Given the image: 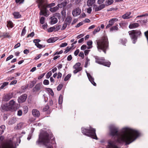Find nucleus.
Instances as JSON below:
<instances>
[{"mask_svg":"<svg viewBox=\"0 0 148 148\" xmlns=\"http://www.w3.org/2000/svg\"><path fill=\"white\" fill-rule=\"evenodd\" d=\"M49 106L48 105H46L43 108L44 111H46L49 108Z\"/></svg>","mask_w":148,"mask_h":148,"instance_id":"nucleus-62","label":"nucleus"},{"mask_svg":"<svg viewBox=\"0 0 148 148\" xmlns=\"http://www.w3.org/2000/svg\"><path fill=\"white\" fill-rule=\"evenodd\" d=\"M67 4V2L66 0H64L63 2L60 4H58V6H59V8H64L66 6Z\"/></svg>","mask_w":148,"mask_h":148,"instance_id":"nucleus-26","label":"nucleus"},{"mask_svg":"<svg viewBox=\"0 0 148 148\" xmlns=\"http://www.w3.org/2000/svg\"><path fill=\"white\" fill-rule=\"evenodd\" d=\"M50 19H51L50 23L51 24H55L58 22L57 19L56 18L51 17Z\"/></svg>","mask_w":148,"mask_h":148,"instance_id":"nucleus-27","label":"nucleus"},{"mask_svg":"<svg viewBox=\"0 0 148 148\" xmlns=\"http://www.w3.org/2000/svg\"><path fill=\"white\" fill-rule=\"evenodd\" d=\"M95 62L99 64L102 65L103 62L105 61V59L104 57L100 58L98 56L95 58Z\"/></svg>","mask_w":148,"mask_h":148,"instance_id":"nucleus-11","label":"nucleus"},{"mask_svg":"<svg viewBox=\"0 0 148 148\" xmlns=\"http://www.w3.org/2000/svg\"><path fill=\"white\" fill-rule=\"evenodd\" d=\"M27 95L24 94L20 96L18 99V101L19 103H22L25 101L27 98Z\"/></svg>","mask_w":148,"mask_h":148,"instance_id":"nucleus-12","label":"nucleus"},{"mask_svg":"<svg viewBox=\"0 0 148 148\" xmlns=\"http://www.w3.org/2000/svg\"><path fill=\"white\" fill-rule=\"evenodd\" d=\"M139 26L138 23H132L130 24L129 26L130 29H133L138 27Z\"/></svg>","mask_w":148,"mask_h":148,"instance_id":"nucleus-22","label":"nucleus"},{"mask_svg":"<svg viewBox=\"0 0 148 148\" xmlns=\"http://www.w3.org/2000/svg\"><path fill=\"white\" fill-rule=\"evenodd\" d=\"M45 18L42 16L40 18V22L42 24H43L45 23Z\"/></svg>","mask_w":148,"mask_h":148,"instance_id":"nucleus-45","label":"nucleus"},{"mask_svg":"<svg viewBox=\"0 0 148 148\" xmlns=\"http://www.w3.org/2000/svg\"><path fill=\"white\" fill-rule=\"evenodd\" d=\"M23 109L24 113L25 114H26L28 112V107L27 106H24L23 107Z\"/></svg>","mask_w":148,"mask_h":148,"instance_id":"nucleus-44","label":"nucleus"},{"mask_svg":"<svg viewBox=\"0 0 148 148\" xmlns=\"http://www.w3.org/2000/svg\"><path fill=\"white\" fill-rule=\"evenodd\" d=\"M118 19L116 18H113L110 19L108 22V24L106 26V28H108L111 27L114 23L115 22L118 21Z\"/></svg>","mask_w":148,"mask_h":148,"instance_id":"nucleus-10","label":"nucleus"},{"mask_svg":"<svg viewBox=\"0 0 148 148\" xmlns=\"http://www.w3.org/2000/svg\"><path fill=\"white\" fill-rule=\"evenodd\" d=\"M71 73L68 74L65 77L64 80L65 81H67L71 77Z\"/></svg>","mask_w":148,"mask_h":148,"instance_id":"nucleus-41","label":"nucleus"},{"mask_svg":"<svg viewBox=\"0 0 148 148\" xmlns=\"http://www.w3.org/2000/svg\"><path fill=\"white\" fill-rule=\"evenodd\" d=\"M100 30V28L99 26H98L97 28L95 29L93 32V34L95 35L97 33L99 32Z\"/></svg>","mask_w":148,"mask_h":148,"instance_id":"nucleus-39","label":"nucleus"},{"mask_svg":"<svg viewBox=\"0 0 148 148\" xmlns=\"http://www.w3.org/2000/svg\"><path fill=\"white\" fill-rule=\"evenodd\" d=\"M13 94L12 93H9L6 94L3 97V101H8L13 97Z\"/></svg>","mask_w":148,"mask_h":148,"instance_id":"nucleus-9","label":"nucleus"},{"mask_svg":"<svg viewBox=\"0 0 148 148\" xmlns=\"http://www.w3.org/2000/svg\"><path fill=\"white\" fill-rule=\"evenodd\" d=\"M59 6H58V5L56 7L53 8H51L49 9V10L52 12H56L58 9Z\"/></svg>","mask_w":148,"mask_h":148,"instance_id":"nucleus-28","label":"nucleus"},{"mask_svg":"<svg viewBox=\"0 0 148 148\" xmlns=\"http://www.w3.org/2000/svg\"><path fill=\"white\" fill-rule=\"evenodd\" d=\"M63 102V97L62 95L59 96L58 99V103L59 104H61Z\"/></svg>","mask_w":148,"mask_h":148,"instance_id":"nucleus-38","label":"nucleus"},{"mask_svg":"<svg viewBox=\"0 0 148 148\" xmlns=\"http://www.w3.org/2000/svg\"><path fill=\"white\" fill-rule=\"evenodd\" d=\"M72 48V47H67L65 49V50L64 52V53H68L69 51H70Z\"/></svg>","mask_w":148,"mask_h":148,"instance_id":"nucleus-47","label":"nucleus"},{"mask_svg":"<svg viewBox=\"0 0 148 148\" xmlns=\"http://www.w3.org/2000/svg\"><path fill=\"white\" fill-rule=\"evenodd\" d=\"M105 5L104 4H101L98 6L94 7L95 11L97 12L103 9L105 7Z\"/></svg>","mask_w":148,"mask_h":148,"instance_id":"nucleus-16","label":"nucleus"},{"mask_svg":"<svg viewBox=\"0 0 148 148\" xmlns=\"http://www.w3.org/2000/svg\"><path fill=\"white\" fill-rule=\"evenodd\" d=\"M36 83V81L35 80H33V81L31 82L29 86V87L30 88H32Z\"/></svg>","mask_w":148,"mask_h":148,"instance_id":"nucleus-36","label":"nucleus"},{"mask_svg":"<svg viewBox=\"0 0 148 148\" xmlns=\"http://www.w3.org/2000/svg\"><path fill=\"white\" fill-rule=\"evenodd\" d=\"M26 27H25L22 29L21 33V36H24L25 35L26 32V30L25 29Z\"/></svg>","mask_w":148,"mask_h":148,"instance_id":"nucleus-49","label":"nucleus"},{"mask_svg":"<svg viewBox=\"0 0 148 148\" xmlns=\"http://www.w3.org/2000/svg\"><path fill=\"white\" fill-rule=\"evenodd\" d=\"M1 107L2 109L5 111L10 110L9 108L8 104L7 103L2 104L1 105Z\"/></svg>","mask_w":148,"mask_h":148,"instance_id":"nucleus-20","label":"nucleus"},{"mask_svg":"<svg viewBox=\"0 0 148 148\" xmlns=\"http://www.w3.org/2000/svg\"><path fill=\"white\" fill-rule=\"evenodd\" d=\"M87 77L88 78L89 80L91 83L95 86H96V84L94 82V78L91 76V75L89 73H87Z\"/></svg>","mask_w":148,"mask_h":148,"instance_id":"nucleus-13","label":"nucleus"},{"mask_svg":"<svg viewBox=\"0 0 148 148\" xmlns=\"http://www.w3.org/2000/svg\"><path fill=\"white\" fill-rule=\"evenodd\" d=\"M79 56L80 57H81L82 58V59H84V53L82 52H80L79 53Z\"/></svg>","mask_w":148,"mask_h":148,"instance_id":"nucleus-58","label":"nucleus"},{"mask_svg":"<svg viewBox=\"0 0 148 148\" xmlns=\"http://www.w3.org/2000/svg\"><path fill=\"white\" fill-rule=\"evenodd\" d=\"M22 112L21 110H19L17 112V115L18 116H21L22 115Z\"/></svg>","mask_w":148,"mask_h":148,"instance_id":"nucleus-61","label":"nucleus"},{"mask_svg":"<svg viewBox=\"0 0 148 148\" xmlns=\"http://www.w3.org/2000/svg\"><path fill=\"white\" fill-rule=\"evenodd\" d=\"M45 89L50 94L51 96H53L54 95L53 92L51 89L46 88H45Z\"/></svg>","mask_w":148,"mask_h":148,"instance_id":"nucleus-35","label":"nucleus"},{"mask_svg":"<svg viewBox=\"0 0 148 148\" xmlns=\"http://www.w3.org/2000/svg\"><path fill=\"white\" fill-rule=\"evenodd\" d=\"M98 51H102L106 54V51L109 49V42L107 36H104L101 39L96 40Z\"/></svg>","mask_w":148,"mask_h":148,"instance_id":"nucleus-2","label":"nucleus"},{"mask_svg":"<svg viewBox=\"0 0 148 148\" xmlns=\"http://www.w3.org/2000/svg\"><path fill=\"white\" fill-rule=\"evenodd\" d=\"M1 37H3L4 38H10L11 37V35L9 32H3L2 33V35H1Z\"/></svg>","mask_w":148,"mask_h":148,"instance_id":"nucleus-23","label":"nucleus"},{"mask_svg":"<svg viewBox=\"0 0 148 148\" xmlns=\"http://www.w3.org/2000/svg\"><path fill=\"white\" fill-rule=\"evenodd\" d=\"M72 20V18L69 16L67 17L65 21H66V23L68 25H69L71 23Z\"/></svg>","mask_w":148,"mask_h":148,"instance_id":"nucleus-34","label":"nucleus"},{"mask_svg":"<svg viewBox=\"0 0 148 148\" xmlns=\"http://www.w3.org/2000/svg\"><path fill=\"white\" fill-rule=\"evenodd\" d=\"M95 2V0H88L87 1V5L89 7L92 6Z\"/></svg>","mask_w":148,"mask_h":148,"instance_id":"nucleus-25","label":"nucleus"},{"mask_svg":"<svg viewBox=\"0 0 148 148\" xmlns=\"http://www.w3.org/2000/svg\"><path fill=\"white\" fill-rule=\"evenodd\" d=\"M5 126L3 125L0 127V135H1L3 133L5 129Z\"/></svg>","mask_w":148,"mask_h":148,"instance_id":"nucleus-31","label":"nucleus"},{"mask_svg":"<svg viewBox=\"0 0 148 148\" xmlns=\"http://www.w3.org/2000/svg\"><path fill=\"white\" fill-rule=\"evenodd\" d=\"M32 113L33 115L35 117H38L40 115V112L36 109H33L32 110Z\"/></svg>","mask_w":148,"mask_h":148,"instance_id":"nucleus-14","label":"nucleus"},{"mask_svg":"<svg viewBox=\"0 0 148 148\" xmlns=\"http://www.w3.org/2000/svg\"><path fill=\"white\" fill-rule=\"evenodd\" d=\"M81 10L79 8H76L73 11L72 14L74 16H76L80 14Z\"/></svg>","mask_w":148,"mask_h":148,"instance_id":"nucleus-15","label":"nucleus"},{"mask_svg":"<svg viewBox=\"0 0 148 148\" xmlns=\"http://www.w3.org/2000/svg\"><path fill=\"white\" fill-rule=\"evenodd\" d=\"M54 27H55V31H57L60 28L61 25H56L54 26Z\"/></svg>","mask_w":148,"mask_h":148,"instance_id":"nucleus-42","label":"nucleus"},{"mask_svg":"<svg viewBox=\"0 0 148 148\" xmlns=\"http://www.w3.org/2000/svg\"><path fill=\"white\" fill-rule=\"evenodd\" d=\"M68 24L66 23V21H64V23L63 24L62 27L61 29V30H64L67 27V25Z\"/></svg>","mask_w":148,"mask_h":148,"instance_id":"nucleus-40","label":"nucleus"},{"mask_svg":"<svg viewBox=\"0 0 148 148\" xmlns=\"http://www.w3.org/2000/svg\"><path fill=\"white\" fill-rule=\"evenodd\" d=\"M17 121V119L16 117H13L9 120L8 123L9 125H12L15 123Z\"/></svg>","mask_w":148,"mask_h":148,"instance_id":"nucleus-21","label":"nucleus"},{"mask_svg":"<svg viewBox=\"0 0 148 148\" xmlns=\"http://www.w3.org/2000/svg\"><path fill=\"white\" fill-rule=\"evenodd\" d=\"M131 14V12H127V13L123 15L122 16V18L125 19L130 18L132 17V16H130Z\"/></svg>","mask_w":148,"mask_h":148,"instance_id":"nucleus-19","label":"nucleus"},{"mask_svg":"<svg viewBox=\"0 0 148 148\" xmlns=\"http://www.w3.org/2000/svg\"><path fill=\"white\" fill-rule=\"evenodd\" d=\"M63 51L62 50H61L59 52L57 51V52H56L55 53H54L53 55L55 56V55H56L57 54L59 55V54H61L62 53H63Z\"/></svg>","mask_w":148,"mask_h":148,"instance_id":"nucleus-63","label":"nucleus"},{"mask_svg":"<svg viewBox=\"0 0 148 148\" xmlns=\"http://www.w3.org/2000/svg\"><path fill=\"white\" fill-rule=\"evenodd\" d=\"M55 5V4L54 3H52L50 4L46 3L45 4V5H44L45 8H46V13L44 14V15H42L46 16L47 14V8H50L52 7H53Z\"/></svg>","mask_w":148,"mask_h":148,"instance_id":"nucleus-18","label":"nucleus"},{"mask_svg":"<svg viewBox=\"0 0 148 148\" xmlns=\"http://www.w3.org/2000/svg\"><path fill=\"white\" fill-rule=\"evenodd\" d=\"M144 34V35L146 38L148 44V30L145 32Z\"/></svg>","mask_w":148,"mask_h":148,"instance_id":"nucleus-53","label":"nucleus"},{"mask_svg":"<svg viewBox=\"0 0 148 148\" xmlns=\"http://www.w3.org/2000/svg\"><path fill=\"white\" fill-rule=\"evenodd\" d=\"M23 123H18L17 125V128L18 129H20L23 127Z\"/></svg>","mask_w":148,"mask_h":148,"instance_id":"nucleus-43","label":"nucleus"},{"mask_svg":"<svg viewBox=\"0 0 148 148\" xmlns=\"http://www.w3.org/2000/svg\"><path fill=\"white\" fill-rule=\"evenodd\" d=\"M56 40L55 38H51L48 39L47 40V42L48 43L54 42Z\"/></svg>","mask_w":148,"mask_h":148,"instance_id":"nucleus-33","label":"nucleus"},{"mask_svg":"<svg viewBox=\"0 0 148 148\" xmlns=\"http://www.w3.org/2000/svg\"><path fill=\"white\" fill-rule=\"evenodd\" d=\"M50 139L49 134L47 132H45L39 136L36 143L38 145L42 143L47 148H53L52 146L49 143Z\"/></svg>","mask_w":148,"mask_h":148,"instance_id":"nucleus-3","label":"nucleus"},{"mask_svg":"<svg viewBox=\"0 0 148 148\" xmlns=\"http://www.w3.org/2000/svg\"><path fill=\"white\" fill-rule=\"evenodd\" d=\"M130 37L132 40V42L135 43L137 40L138 37L140 36L142 34L141 31L139 30H132L128 32Z\"/></svg>","mask_w":148,"mask_h":148,"instance_id":"nucleus-5","label":"nucleus"},{"mask_svg":"<svg viewBox=\"0 0 148 148\" xmlns=\"http://www.w3.org/2000/svg\"><path fill=\"white\" fill-rule=\"evenodd\" d=\"M63 87V85L62 84H59L57 88L58 90H60Z\"/></svg>","mask_w":148,"mask_h":148,"instance_id":"nucleus-57","label":"nucleus"},{"mask_svg":"<svg viewBox=\"0 0 148 148\" xmlns=\"http://www.w3.org/2000/svg\"><path fill=\"white\" fill-rule=\"evenodd\" d=\"M111 64V63L109 61L106 62L105 60L103 62L102 65L106 66L108 67H109Z\"/></svg>","mask_w":148,"mask_h":148,"instance_id":"nucleus-32","label":"nucleus"},{"mask_svg":"<svg viewBox=\"0 0 148 148\" xmlns=\"http://www.w3.org/2000/svg\"><path fill=\"white\" fill-rule=\"evenodd\" d=\"M122 133L120 134L118 128L116 127L110 128V135L112 137L117 136L116 142L121 144L125 143L126 145L134 141L140 135L138 131L127 127L123 129Z\"/></svg>","mask_w":148,"mask_h":148,"instance_id":"nucleus-1","label":"nucleus"},{"mask_svg":"<svg viewBox=\"0 0 148 148\" xmlns=\"http://www.w3.org/2000/svg\"><path fill=\"white\" fill-rule=\"evenodd\" d=\"M7 22V27L12 28L13 27V24L11 21H8Z\"/></svg>","mask_w":148,"mask_h":148,"instance_id":"nucleus-30","label":"nucleus"},{"mask_svg":"<svg viewBox=\"0 0 148 148\" xmlns=\"http://www.w3.org/2000/svg\"><path fill=\"white\" fill-rule=\"evenodd\" d=\"M75 69L73 71V73L75 74L77 73L78 72L80 71L82 69V68H80L78 69Z\"/></svg>","mask_w":148,"mask_h":148,"instance_id":"nucleus-50","label":"nucleus"},{"mask_svg":"<svg viewBox=\"0 0 148 148\" xmlns=\"http://www.w3.org/2000/svg\"><path fill=\"white\" fill-rule=\"evenodd\" d=\"M16 147L11 140H8L2 143L1 145L0 148H16Z\"/></svg>","mask_w":148,"mask_h":148,"instance_id":"nucleus-7","label":"nucleus"},{"mask_svg":"<svg viewBox=\"0 0 148 148\" xmlns=\"http://www.w3.org/2000/svg\"><path fill=\"white\" fill-rule=\"evenodd\" d=\"M36 46V47L39 48L40 49L43 47H45V46L43 47V45L40 44L39 43H36V45H35Z\"/></svg>","mask_w":148,"mask_h":148,"instance_id":"nucleus-54","label":"nucleus"},{"mask_svg":"<svg viewBox=\"0 0 148 148\" xmlns=\"http://www.w3.org/2000/svg\"><path fill=\"white\" fill-rule=\"evenodd\" d=\"M114 1L113 0H108L106 5H110L113 3Z\"/></svg>","mask_w":148,"mask_h":148,"instance_id":"nucleus-48","label":"nucleus"},{"mask_svg":"<svg viewBox=\"0 0 148 148\" xmlns=\"http://www.w3.org/2000/svg\"><path fill=\"white\" fill-rule=\"evenodd\" d=\"M40 41V40L39 39H35L34 40L33 42L35 43V45L36 43H38V42Z\"/></svg>","mask_w":148,"mask_h":148,"instance_id":"nucleus-59","label":"nucleus"},{"mask_svg":"<svg viewBox=\"0 0 148 148\" xmlns=\"http://www.w3.org/2000/svg\"><path fill=\"white\" fill-rule=\"evenodd\" d=\"M44 1L45 0H37L36 1L38 3V8L40 10V15H44V14L46 12V8H45L44 5H43Z\"/></svg>","mask_w":148,"mask_h":148,"instance_id":"nucleus-6","label":"nucleus"},{"mask_svg":"<svg viewBox=\"0 0 148 148\" xmlns=\"http://www.w3.org/2000/svg\"><path fill=\"white\" fill-rule=\"evenodd\" d=\"M43 83L45 85H48L49 84V81L47 79H45L43 82Z\"/></svg>","mask_w":148,"mask_h":148,"instance_id":"nucleus-55","label":"nucleus"},{"mask_svg":"<svg viewBox=\"0 0 148 148\" xmlns=\"http://www.w3.org/2000/svg\"><path fill=\"white\" fill-rule=\"evenodd\" d=\"M44 88L42 82L37 84L33 88L32 90L34 92H37L40 91L41 92L43 90Z\"/></svg>","mask_w":148,"mask_h":148,"instance_id":"nucleus-8","label":"nucleus"},{"mask_svg":"<svg viewBox=\"0 0 148 148\" xmlns=\"http://www.w3.org/2000/svg\"><path fill=\"white\" fill-rule=\"evenodd\" d=\"M52 73L51 71H49L47 74L46 78L49 79L50 76L52 75Z\"/></svg>","mask_w":148,"mask_h":148,"instance_id":"nucleus-51","label":"nucleus"},{"mask_svg":"<svg viewBox=\"0 0 148 148\" xmlns=\"http://www.w3.org/2000/svg\"><path fill=\"white\" fill-rule=\"evenodd\" d=\"M67 45V44L66 42L63 43L61 44V45H60V47H63L66 46Z\"/></svg>","mask_w":148,"mask_h":148,"instance_id":"nucleus-60","label":"nucleus"},{"mask_svg":"<svg viewBox=\"0 0 148 148\" xmlns=\"http://www.w3.org/2000/svg\"><path fill=\"white\" fill-rule=\"evenodd\" d=\"M92 42L91 40H89L87 42V45L88 46H92Z\"/></svg>","mask_w":148,"mask_h":148,"instance_id":"nucleus-64","label":"nucleus"},{"mask_svg":"<svg viewBox=\"0 0 148 148\" xmlns=\"http://www.w3.org/2000/svg\"><path fill=\"white\" fill-rule=\"evenodd\" d=\"M118 25L117 24L116 25H115L113 26L110 28V31L111 32L113 31L114 30L117 31L119 30V28L118 27Z\"/></svg>","mask_w":148,"mask_h":148,"instance_id":"nucleus-29","label":"nucleus"},{"mask_svg":"<svg viewBox=\"0 0 148 148\" xmlns=\"http://www.w3.org/2000/svg\"><path fill=\"white\" fill-rule=\"evenodd\" d=\"M8 82H4L3 83L2 85L0 87V90L3 89L6 86L8 85Z\"/></svg>","mask_w":148,"mask_h":148,"instance_id":"nucleus-37","label":"nucleus"},{"mask_svg":"<svg viewBox=\"0 0 148 148\" xmlns=\"http://www.w3.org/2000/svg\"><path fill=\"white\" fill-rule=\"evenodd\" d=\"M34 32H32L30 34H29L28 35H27V38H29V37H32L34 36Z\"/></svg>","mask_w":148,"mask_h":148,"instance_id":"nucleus-56","label":"nucleus"},{"mask_svg":"<svg viewBox=\"0 0 148 148\" xmlns=\"http://www.w3.org/2000/svg\"><path fill=\"white\" fill-rule=\"evenodd\" d=\"M15 101L13 100H11L8 104V106L10 110L14 108Z\"/></svg>","mask_w":148,"mask_h":148,"instance_id":"nucleus-17","label":"nucleus"},{"mask_svg":"<svg viewBox=\"0 0 148 148\" xmlns=\"http://www.w3.org/2000/svg\"><path fill=\"white\" fill-rule=\"evenodd\" d=\"M13 15L14 18L16 19L20 18L21 16V15L20 14L19 12H14L13 13Z\"/></svg>","mask_w":148,"mask_h":148,"instance_id":"nucleus-24","label":"nucleus"},{"mask_svg":"<svg viewBox=\"0 0 148 148\" xmlns=\"http://www.w3.org/2000/svg\"><path fill=\"white\" fill-rule=\"evenodd\" d=\"M90 59L88 58L87 57L86 58V61L85 62V64L84 66L85 67H87L88 64L90 63Z\"/></svg>","mask_w":148,"mask_h":148,"instance_id":"nucleus-46","label":"nucleus"},{"mask_svg":"<svg viewBox=\"0 0 148 148\" xmlns=\"http://www.w3.org/2000/svg\"><path fill=\"white\" fill-rule=\"evenodd\" d=\"M55 28V27H54V26L49 28L48 29V32H52L53 31H55V28Z\"/></svg>","mask_w":148,"mask_h":148,"instance_id":"nucleus-52","label":"nucleus"},{"mask_svg":"<svg viewBox=\"0 0 148 148\" xmlns=\"http://www.w3.org/2000/svg\"><path fill=\"white\" fill-rule=\"evenodd\" d=\"M81 130L82 132L84 135L94 139H98L96 134V130L95 129L90 127L89 129L82 127Z\"/></svg>","mask_w":148,"mask_h":148,"instance_id":"nucleus-4","label":"nucleus"}]
</instances>
